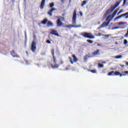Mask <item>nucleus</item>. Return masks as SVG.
Segmentation results:
<instances>
[{
    "label": "nucleus",
    "instance_id": "1",
    "mask_svg": "<svg viewBox=\"0 0 128 128\" xmlns=\"http://www.w3.org/2000/svg\"><path fill=\"white\" fill-rule=\"evenodd\" d=\"M116 14H118V10H114L112 15H109L106 20V22H104L102 25L98 28V30H100V28H104V26H108L110 22H112V20L114 18V16H116Z\"/></svg>",
    "mask_w": 128,
    "mask_h": 128
},
{
    "label": "nucleus",
    "instance_id": "2",
    "mask_svg": "<svg viewBox=\"0 0 128 128\" xmlns=\"http://www.w3.org/2000/svg\"><path fill=\"white\" fill-rule=\"evenodd\" d=\"M120 2H116L114 6H111L110 8L108 10H107V11L106 12V14H110V12H112L114 8H118V6H120Z\"/></svg>",
    "mask_w": 128,
    "mask_h": 128
},
{
    "label": "nucleus",
    "instance_id": "3",
    "mask_svg": "<svg viewBox=\"0 0 128 128\" xmlns=\"http://www.w3.org/2000/svg\"><path fill=\"white\" fill-rule=\"evenodd\" d=\"M80 34L82 36L85 38L90 39L94 38V36L93 34L90 32H83L81 33Z\"/></svg>",
    "mask_w": 128,
    "mask_h": 128
},
{
    "label": "nucleus",
    "instance_id": "4",
    "mask_svg": "<svg viewBox=\"0 0 128 128\" xmlns=\"http://www.w3.org/2000/svg\"><path fill=\"white\" fill-rule=\"evenodd\" d=\"M72 58L70 56L68 57V60L71 64H74V62H78V59L76 58V56L74 54H72Z\"/></svg>",
    "mask_w": 128,
    "mask_h": 128
},
{
    "label": "nucleus",
    "instance_id": "5",
    "mask_svg": "<svg viewBox=\"0 0 128 128\" xmlns=\"http://www.w3.org/2000/svg\"><path fill=\"white\" fill-rule=\"evenodd\" d=\"M64 18L60 16L56 21L57 26H63L64 23L62 22H64Z\"/></svg>",
    "mask_w": 128,
    "mask_h": 128
},
{
    "label": "nucleus",
    "instance_id": "6",
    "mask_svg": "<svg viewBox=\"0 0 128 128\" xmlns=\"http://www.w3.org/2000/svg\"><path fill=\"white\" fill-rule=\"evenodd\" d=\"M34 41H32V52H36V35H34Z\"/></svg>",
    "mask_w": 128,
    "mask_h": 128
},
{
    "label": "nucleus",
    "instance_id": "7",
    "mask_svg": "<svg viewBox=\"0 0 128 128\" xmlns=\"http://www.w3.org/2000/svg\"><path fill=\"white\" fill-rule=\"evenodd\" d=\"M53 58V62L54 64H55L54 65L51 64V68H52L54 69V68H60V64H56V58L55 56L52 57Z\"/></svg>",
    "mask_w": 128,
    "mask_h": 128
},
{
    "label": "nucleus",
    "instance_id": "8",
    "mask_svg": "<svg viewBox=\"0 0 128 128\" xmlns=\"http://www.w3.org/2000/svg\"><path fill=\"white\" fill-rule=\"evenodd\" d=\"M72 24H76V10H74L73 14V17L72 19Z\"/></svg>",
    "mask_w": 128,
    "mask_h": 128
},
{
    "label": "nucleus",
    "instance_id": "9",
    "mask_svg": "<svg viewBox=\"0 0 128 128\" xmlns=\"http://www.w3.org/2000/svg\"><path fill=\"white\" fill-rule=\"evenodd\" d=\"M124 16H125V18H128V12L115 18H114V20H118V18H122Z\"/></svg>",
    "mask_w": 128,
    "mask_h": 128
},
{
    "label": "nucleus",
    "instance_id": "10",
    "mask_svg": "<svg viewBox=\"0 0 128 128\" xmlns=\"http://www.w3.org/2000/svg\"><path fill=\"white\" fill-rule=\"evenodd\" d=\"M81 26H82L80 24L76 25V24H74V25L70 24V25H66L65 26V27L68 28H80Z\"/></svg>",
    "mask_w": 128,
    "mask_h": 128
},
{
    "label": "nucleus",
    "instance_id": "11",
    "mask_svg": "<svg viewBox=\"0 0 128 128\" xmlns=\"http://www.w3.org/2000/svg\"><path fill=\"white\" fill-rule=\"evenodd\" d=\"M50 34H53V36H60L58 32V31L54 29H52L50 30Z\"/></svg>",
    "mask_w": 128,
    "mask_h": 128
},
{
    "label": "nucleus",
    "instance_id": "12",
    "mask_svg": "<svg viewBox=\"0 0 128 128\" xmlns=\"http://www.w3.org/2000/svg\"><path fill=\"white\" fill-rule=\"evenodd\" d=\"M10 54L13 58H20V56L18 55V54H16V52L14 50L10 51Z\"/></svg>",
    "mask_w": 128,
    "mask_h": 128
},
{
    "label": "nucleus",
    "instance_id": "13",
    "mask_svg": "<svg viewBox=\"0 0 128 128\" xmlns=\"http://www.w3.org/2000/svg\"><path fill=\"white\" fill-rule=\"evenodd\" d=\"M100 50L98 49L94 51L92 53V56H100Z\"/></svg>",
    "mask_w": 128,
    "mask_h": 128
},
{
    "label": "nucleus",
    "instance_id": "14",
    "mask_svg": "<svg viewBox=\"0 0 128 128\" xmlns=\"http://www.w3.org/2000/svg\"><path fill=\"white\" fill-rule=\"evenodd\" d=\"M45 4H46V0H42L40 5V8H41V10H42V8H44Z\"/></svg>",
    "mask_w": 128,
    "mask_h": 128
},
{
    "label": "nucleus",
    "instance_id": "15",
    "mask_svg": "<svg viewBox=\"0 0 128 128\" xmlns=\"http://www.w3.org/2000/svg\"><path fill=\"white\" fill-rule=\"evenodd\" d=\"M54 10H56V9L54 8H53L51 10H50L48 12V14H49L50 16H52V12H54Z\"/></svg>",
    "mask_w": 128,
    "mask_h": 128
},
{
    "label": "nucleus",
    "instance_id": "16",
    "mask_svg": "<svg viewBox=\"0 0 128 128\" xmlns=\"http://www.w3.org/2000/svg\"><path fill=\"white\" fill-rule=\"evenodd\" d=\"M122 74L121 73H120V74H119L120 76H126V74H128V71H124L122 72Z\"/></svg>",
    "mask_w": 128,
    "mask_h": 128
},
{
    "label": "nucleus",
    "instance_id": "17",
    "mask_svg": "<svg viewBox=\"0 0 128 128\" xmlns=\"http://www.w3.org/2000/svg\"><path fill=\"white\" fill-rule=\"evenodd\" d=\"M47 26H54V24L50 21H48L47 23Z\"/></svg>",
    "mask_w": 128,
    "mask_h": 128
},
{
    "label": "nucleus",
    "instance_id": "18",
    "mask_svg": "<svg viewBox=\"0 0 128 128\" xmlns=\"http://www.w3.org/2000/svg\"><path fill=\"white\" fill-rule=\"evenodd\" d=\"M48 20L47 18H44L42 22V24H46V22H48Z\"/></svg>",
    "mask_w": 128,
    "mask_h": 128
},
{
    "label": "nucleus",
    "instance_id": "19",
    "mask_svg": "<svg viewBox=\"0 0 128 128\" xmlns=\"http://www.w3.org/2000/svg\"><path fill=\"white\" fill-rule=\"evenodd\" d=\"M108 76H114V71H112L111 72H110L108 74Z\"/></svg>",
    "mask_w": 128,
    "mask_h": 128
},
{
    "label": "nucleus",
    "instance_id": "20",
    "mask_svg": "<svg viewBox=\"0 0 128 128\" xmlns=\"http://www.w3.org/2000/svg\"><path fill=\"white\" fill-rule=\"evenodd\" d=\"M98 68H104V66L103 64H100V63L98 64Z\"/></svg>",
    "mask_w": 128,
    "mask_h": 128
},
{
    "label": "nucleus",
    "instance_id": "21",
    "mask_svg": "<svg viewBox=\"0 0 128 128\" xmlns=\"http://www.w3.org/2000/svg\"><path fill=\"white\" fill-rule=\"evenodd\" d=\"M118 24H128V22H119Z\"/></svg>",
    "mask_w": 128,
    "mask_h": 128
},
{
    "label": "nucleus",
    "instance_id": "22",
    "mask_svg": "<svg viewBox=\"0 0 128 128\" xmlns=\"http://www.w3.org/2000/svg\"><path fill=\"white\" fill-rule=\"evenodd\" d=\"M52 54V57L54 56V50L52 49L51 50Z\"/></svg>",
    "mask_w": 128,
    "mask_h": 128
},
{
    "label": "nucleus",
    "instance_id": "23",
    "mask_svg": "<svg viewBox=\"0 0 128 128\" xmlns=\"http://www.w3.org/2000/svg\"><path fill=\"white\" fill-rule=\"evenodd\" d=\"M120 74V72L117 71H116L115 72H114V76H119V74Z\"/></svg>",
    "mask_w": 128,
    "mask_h": 128
},
{
    "label": "nucleus",
    "instance_id": "24",
    "mask_svg": "<svg viewBox=\"0 0 128 128\" xmlns=\"http://www.w3.org/2000/svg\"><path fill=\"white\" fill-rule=\"evenodd\" d=\"M86 4V0L83 1L82 4V6H84V4Z\"/></svg>",
    "mask_w": 128,
    "mask_h": 128
},
{
    "label": "nucleus",
    "instance_id": "25",
    "mask_svg": "<svg viewBox=\"0 0 128 128\" xmlns=\"http://www.w3.org/2000/svg\"><path fill=\"white\" fill-rule=\"evenodd\" d=\"M50 8H52L54 6V2L50 3Z\"/></svg>",
    "mask_w": 128,
    "mask_h": 128
},
{
    "label": "nucleus",
    "instance_id": "26",
    "mask_svg": "<svg viewBox=\"0 0 128 128\" xmlns=\"http://www.w3.org/2000/svg\"><path fill=\"white\" fill-rule=\"evenodd\" d=\"M87 42H89V44H92V42H94V41H92V40H88Z\"/></svg>",
    "mask_w": 128,
    "mask_h": 128
},
{
    "label": "nucleus",
    "instance_id": "27",
    "mask_svg": "<svg viewBox=\"0 0 128 128\" xmlns=\"http://www.w3.org/2000/svg\"><path fill=\"white\" fill-rule=\"evenodd\" d=\"M122 58V55H120L116 56V58Z\"/></svg>",
    "mask_w": 128,
    "mask_h": 128
},
{
    "label": "nucleus",
    "instance_id": "28",
    "mask_svg": "<svg viewBox=\"0 0 128 128\" xmlns=\"http://www.w3.org/2000/svg\"><path fill=\"white\" fill-rule=\"evenodd\" d=\"M90 72H92V74H96V70H90Z\"/></svg>",
    "mask_w": 128,
    "mask_h": 128
},
{
    "label": "nucleus",
    "instance_id": "29",
    "mask_svg": "<svg viewBox=\"0 0 128 128\" xmlns=\"http://www.w3.org/2000/svg\"><path fill=\"white\" fill-rule=\"evenodd\" d=\"M124 44H125V45L127 44H128V40H124Z\"/></svg>",
    "mask_w": 128,
    "mask_h": 128
},
{
    "label": "nucleus",
    "instance_id": "30",
    "mask_svg": "<svg viewBox=\"0 0 128 128\" xmlns=\"http://www.w3.org/2000/svg\"><path fill=\"white\" fill-rule=\"evenodd\" d=\"M25 62L26 64H30V62L28 60H25Z\"/></svg>",
    "mask_w": 128,
    "mask_h": 128
},
{
    "label": "nucleus",
    "instance_id": "31",
    "mask_svg": "<svg viewBox=\"0 0 128 128\" xmlns=\"http://www.w3.org/2000/svg\"><path fill=\"white\" fill-rule=\"evenodd\" d=\"M46 42H47V44H51L52 43V42H50V40H47L46 41Z\"/></svg>",
    "mask_w": 128,
    "mask_h": 128
},
{
    "label": "nucleus",
    "instance_id": "32",
    "mask_svg": "<svg viewBox=\"0 0 128 128\" xmlns=\"http://www.w3.org/2000/svg\"><path fill=\"white\" fill-rule=\"evenodd\" d=\"M126 0H124L123 6H124V4H126Z\"/></svg>",
    "mask_w": 128,
    "mask_h": 128
},
{
    "label": "nucleus",
    "instance_id": "33",
    "mask_svg": "<svg viewBox=\"0 0 128 128\" xmlns=\"http://www.w3.org/2000/svg\"><path fill=\"white\" fill-rule=\"evenodd\" d=\"M119 28H120V27H118V26H115V27L113 28H112V30H114V28H116V29Z\"/></svg>",
    "mask_w": 128,
    "mask_h": 128
},
{
    "label": "nucleus",
    "instance_id": "34",
    "mask_svg": "<svg viewBox=\"0 0 128 128\" xmlns=\"http://www.w3.org/2000/svg\"><path fill=\"white\" fill-rule=\"evenodd\" d=\"M120 66H121V68H124V65L120 64Z\"/></svg>",
    "mask_w": 128,
    "mask_h": 128
},
{
    "label": "nucleus",
    "instance_id": "35",
    "mask_svg": "<svg viewBox=\"0 0 128 128\" xmlns=\"http://www.w3.org/2000/svg\"><path fill=\"white\" fill-rule=\"evenodd\" d=\"M122 10H120L118 13V16L120 14H122Z\"/></svg>",
    "mask_w": 128,
    "mask_h": 128
},
{
    "label": "nucleus",
    "instance_id": "36",
    "mask_svg": "<svg viewBox=\"0 0 128 128\" xmlns=\"http://www.w3.org/2000/svg\"><path fill=\"white\" fill-rule=\"evenodd\" d=\"M30 50H32V43L31 44Z\"/></svg>",
    "mask_w": 128,
    "mask_h": 128
},
{
    "label": "nucleus",
    "instance_id": "37",
    "mask_svg": "<svg viewBox=\"0 0 128 128\" xmlns=\"http://www.w3.org/2000/svg\"><path fill=\"white\" fill-rule=\"evenodd\" d=\"M80 14L81 16H82V12H80Z\"/></svg>",
    "mask_w": 128,
    "mask_h": 128
},
{
    "label": "nucleus",
    "instance_id": "38",
    "mask_svg": "<svg viewBox=\"0 0 128 128\" xmlns=\"http://www.w3.org/2000/svg\"><path fill=\"white\" fill-rule=\"evenodd\" d=\"M104 36H106V38H108L109 36L108 34H106L104 35Z\"/></svg>",
    "mask_w": 128,
    "mask_h": 128
},
{
    "label": "nucleus",
    "instance_id": "39",
    "mask_svg": "<svg viewBox=\"0 0 128 128\" xmlns=\"http://www.w3.org/2000/svg\"><path fill=\"white\" fill-rule=\"evenodd\" d=\"M64 64V62L63 61H61L60 64Z\"/></svg>",
    "mask_w": 128,
    "mask_h": 128
},
{
    "label": "nucleus",
    "instance_id": "40",
    "mask_svg": "<svg viewBox=\"0 0 128 128\" xmlns=\"http://www.w3.org/2000/svg\"><path fill=\"white\" fill-rule=\"evenodd\" d=\"M97 46H102V44H98Z\"/></svg>",
    "mask_w": 128,
    "mask_h": 128
},
{
    "label": "nucleus",
    "instance_id": "41",
    "mask_svg": "<svg viewBox=\"0 0 128 128\" xmlns=\"http://www.w3.org/2000/svg\"><path fill=\"white\" fill-rule=\"evenodd\" d=\"M98 36H102V33H98Z\"/></svg>",
    "mask_w": 128,
    "mask_h": 128
},
{
    "label": "nucleus",
    "instance_id": "42",
    "mask_svg": "<svg viewBox=\"0 0 128 128\" xmlns=\"http://www.w3.org/2000/svg\"><path fill=\"white\" fill-rule=\"evenodd\" d=\"M126 66H128V62H126Z\"/></svg>",
    "mask_w": 128,
    "mask_h": 128
},
{
    "label": "nucleus",
    "instance_id": "43",
    "mask_svg": "<svg viewBox=\"0 0 128 128\" xmlns=\"http://www.w3.org/2000/svg\"><path fill=\"white\" fill-rule=\"evenodd\" d=\"M115 10H117V12H118V8H116Z\"/></svg>",
    "mask_w": 128,
    "mask_h": 128
},
{
    "label": "nucleus",
    "instance_id": "44",
    "mask_svg": "<svg viewBox=\"0 0 128 128\" xmlns=\"http://www.w3.org/2000/svg\"><path fill=\"white\" fill-rule=\"evenodd\" d=\"M26 54H28V51H26Z\"/></svg>",
    "mask_w": 128,
    "mask_h": 128
},
{
    "label": "nucleus",
    "instance_id": "45",
    "mask_svg": "<svg viewBox=\"0 0 128 128\" xmlns=\"http://www.w3.org/2000/svg\"><path fill=\"white\" fill-rule=\"evenodd\" d=\"M70 2H72V0H70Z\"/></svg>",
    "mask_w": 128,
    "mask_h": 128
}]
</instances>
